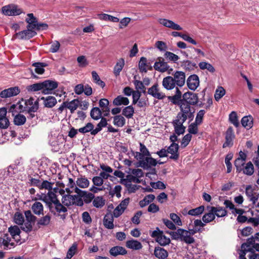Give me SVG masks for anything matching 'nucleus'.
I'll list each match as a JSON object with an SVG mask.
<instances>
[{
	"instance_id": "obj_1",
	"label": "nucleus",
	"mask_w": 259,
	"mask_h": 259,
	"mask_svg": "<svg viewBox=\"0 0 259 259\" xmlns=\"http://www.w3.org/2000/svg\"><path fill=\"white\" fill-rule=\"evenodd\" d=\"M207 212L203 215L202 221L206 224L210 223L214 221L215 216L218 218L223 217L227 215V211L221 206H210L206 207Z\"/></svg>"
},
{
	"instance_id": "obj_2",
	"label": "nucleus",
	"mask_w": 259,
	"mask_h": 259,
	"mask_svg": "<svg viewBox=\"0 0 259 259\" xmlns=\"http://www.w3.org/2000/svg\"><path fill=\"white\" fill-rule=\"evenodd\" d=\"M61 202L63 205L67 207L72 205L82 206L83 205V199L77 194L71 195L67 193L62 197Z\"/></svg>"
},
{
	"instance_id": "obj_3",
	"label": "nucleus",
	"mask_w": 259,
	"mask_h": 259,
	"mask_svg": "<svg viewBox=\"0 0 259 259\" xmlns=\"http://www.w3.org/2000/svg\"><path fill=\"white\" fill-rule=\"evenodd\" d=\"M151 237L155 238L156 241L161 246H166L170 242V239L166 237L158 228L152 232Z\"/></svg>"
},
{
	"instance_id": "obj_4",
	"label": "nucleus",
	"mask_w": 259,
	"mask_h": 259,
	"mask_svg": "<svg viewBox=\"0 0 259 259\" xmlns=\"http://www.w3.org/2000/svg\"><path fill=\"white\" fill-rule=\"evenodd\" d=\"M24 214L27 222L25 223L21 228L22 230L26 232H29L32 229V224L34 223L36 217L34 216L29 210L25 211Z\"/></svg>"
},
{
	"instance_id": "obj_5",
	"label": "nucleus",
	"mask_w": 259,
	"mask_h": 259,
	"mask_svg": "<svg viewBox=\"0 0 259 259\" xmlns=\"http://www.w3.org/2000/svg\"><path fill=\"white\" fill-rule=\"evenodd\" d=\"M24 102L23 105V111L30 112H36L38 108V103L37 100H34L33 98H30L25 100H22Z\"/></svg>"
},
{
	"instance_id": "obj_6",
	"label": "nucleus",
	"mask_w": 259,
	"mask_h": 259,
	"mask_svg": "<svg viewBox=\"0 0 259 259\" xmlns=\"http://www.w3.org/2000/svg\"><path fill=\"white\" fill-rule=\"evenodd\" d=\"M3 13L6 16H17L23 13V10L15 5H9L3 7Z\"/></svg>"
},
{
	"instance_id": "obj_7",
	"label": "nucleus",
	"mask_w": 259,
	"mask_h": 259,
	"mask_svg": "<svg viewBox=\"0 0 259 259\" xmlns=\"http://www.w3.org/2000/svg\"><path fill=\"white\" fill-rule=\"evenodd\" d=\"M147 93L154 98L163 100L166 97L165 94L160 91L158 83L154 84L148 89Z\"/></svg>"
},
{
	"instance_id": "obj_8",
	"label": "nucleus",
	"mask_w": 259,
	"mask_h": 259,
	"mask_svg": "<svg viewBox=\"0 0 259 259\" xmlns=\"http://www.w3.org/2000/svg\"><path fill=\"white\" fill-rule=\"evenodd\" d=\"M180 112L178 114V115L180 116L185 119L187 118L192 119L193 117L194 111H192L191 106L186 102H182L180 105Z\"/></svg>"
},
{
	"instance_id": "obj_9",
	"label": "nucleus",
	"mask_w": 259,
	"mask_h": 259,
	"mask_svg": "<svg viewBox=\"0 0 259 259\" xmlns=\"http://www.w3.org/2000/svg\"><path fill=\"white\" fill-rule=\"evenodd\" d=\"M186 120V119L177 115L176 119L172 122L175 131L177 134L180 135L185 132L186 127L183 125V123Z\"/></svg>"
},
{
	"instance_id": "obj_10",
	"label": "nucleus",
	"mask_w": 259,
	"mask_h": 259,
	"mask_svg": "<svg viewBox=\"0 0 259 259\" xmlns=\"http://www.w3.org/2000/svg\"><path fill=\"white\" fill-rule=\"evenodd\" d=\"M39 199L45 202L49 207L59 200L56 194L52 190L49 191L47 194L41 195Z\"/></svg>"
},
{
	"instance_id": "obj_11",
	"label": "nucleus",
	"mask_w": 259,
	"mask_h": 259,
	"mask_svg": "<svg viewBox=\"0 0 259 259\" xmlns=\"http://www.w3.org/2000/svg\"><path fill=\"white\" fill-rule=\"evenodd\" d=\"M26 30L16 33V37L21 39H29L36 35L35 29L29 28L28 26H26Z\"/></svg>"
},
{
	"instance_id": "obj_12",
	"label": "nucleus",
	"mask_w": 259,
	"mask_h": 259,
	"mask_svg": "<svg viewBox=\"0 0 259 259\" xmlns=\"http://www.w3.org/2000/svg\"><path fill=\"white\" fill-rule=\"evenodd\" d=\"M247 155L242 151L239 153L238 157L235 160L234 162L235 166L237 172H241L243 170V166L245 164Z\"/></svg>"
},
{
	"instance_id": "obj_13",
	"label": "nucleus",
	"mask_w": 259,
	"mask_h": 259,
	"mask_svg": "<svg viewBox=\"0 0 259 259\" xmlns=\"http://www.w3.org/2000/svg\"><path fill=\"white\" fill-rule=\"evenodd\" d=\"M158 22L161 25L175 30H182L183 29L180 25L169 19L159 18Z\"/></svg>"
},
{
	"instance_id": "obj_14",
	"label": "nucleus",
	"mask_w": 259,
	"mask_h": 259,
	"mask_svg": "<svg viewBox=\"0 0 259 259\" xmlns=\"http://www.w3.org/2000/svg\"><path fill=\"white\" fill-rule=\"evenodd\" d=\"M235 136L232 127H230L227 130L225 134V142L223 145L224 148L227 147H231L233 145V140Z\"/></svg>"
},
{
	"instance_id": "obj_15",
	"label": "nucleus",
	"mask_w": 259,
	"mask_h": 259,
	"mask_svg": "<svg viewBox=\"0 0 259 259\" xmlns=\"http://www.w3.org/2000/svg\"><path fill=\"white\" fill-rule=\"evenodd\" d=\"M188 88L192 91H195L199 85V78L197 75H191L186 81Z\"/></svg>"
},
{
	"instance_id": "obj_16",
	"label": "nucleus",
	"mask_w": 259,
	"mask_h": 259,
	"mask_svg": "<svg viewBox=\"0 0 259 259\" xmlns=\"http://www.w3.org/2000/svg\"><path fill=\"white\" fill-rule=\"evenodd\" d=\"M183 97L184 101L182 102H186L189 105H196L198 101L197 94L192 92H188L185 93Z\"/></svg>"
},
{
	"instance_id": "obj_17",
	"label": "nucleus",
	"mask_w": 259,
	"mask_h": 259,
	"mask_svg": "<svg viewBox=\"0 0 259 259\" xmlns=\"http://www.w3.org/2000/svg\"><path fill=\"white\" fill-rule=\"evenodd\" d=\"M44 91L42 93L44 94H51L52 91L58 87V82L52 80H46L42 82Z\"/></svg>"
},
{
	"instance_id": "obj_18",
	"label": "nucleus",
	"mask_w": 259,
	"mask_h": 259,
	"mask_svg": "<svg viewBox=\"0 0 259 259\" xmlns=\"http://www.w3.org/2000/svg\"><path fill=\"white\" fill-rule=\"evenodd\" d=\"M75 193L78 194L82 199L83 198L84 201L86 203H90L95 198V195L93 193L83 191L78 188H75Z\"/></svg>"
},
{
	"instance_id": "obj_19",
	"label": "nucleus",
	"mask_w": 259,
	"mask_h": 259,
	"mask_svg": "<svg viewBox=\"0 0 259 259\" xmlns=\"http://www.w3.org/2000/svg\"><path fill=\"white\" fill-rule=\"evenodd\" d=\"M20 90L17 87H12L3 90L0 93V97L2 98H7L15 96L19 94Z\"/></svg>"
},
{
	"instance_id": "obj_20",
	"label": "nucleus",
	"mask_w": 259,
	"mask_h": 259,
	"mask_svg": "<svg viewBox=\"0 0 259 259\" xmlns=\"http://www.w3.org/2000/svg\"><path fill=\"white\" fill-rule=\"evenodd\" d=\"M174 80L178 87H183L186 81L185 73L181 71H177L174 74Z\"/></svg>"
},
{
	"instance_id": "obj_21",
	"label": "nucleus",
	"mask_w": 259,
	"mask_h": 259,
	"mask_svg": "<svg viewBox=\"0 0 259 259\" xmlns=\"http://www.w3.org/2000/svg\"><path fill=\"white\" fill-rule=\"evenodd\" d=\"M140 165L144 169H148L152 166H155L157 162L156 159L147 157L139 161Z\"/></svg>"
},
{
	"instance_id": "obj_22",
	"label": "nucleus",
	"mask_w": 259,
	"mask_h": 259,
	"mask_svg": "<svg viewBox=\"0 0 259 259\" xmlns=\"http://www.w3.org/2000/svg\"><path fill=\"white\" fill-rule=\"evenodd\" d=\"M179 145L178 144L172 143L167 148V153L171 154L169 157L170 159L174 160H177L179 157V154L178 153Z\"/></svg>"
},
{
	"instance_id": "obj_23",
	"label": "nucleus",
	"mask_w": 259,
	"mask_h": 259,
	"mask_svg": "<svg viewBox=\"0 0 259 259\" xmlns=\"http://www.w3.org/2000/svg\"><path fill=\"white\" fill-rule=\"evenodd\" d=\"M153 67L155 70L160 72H164L168 70L169 68L167 63L161 58L158 59V61L154 63Z\"/></svg>"
},
{
	"instance_id": "obj_24",
	"label": "nucleus",
	"mask_w": 259,
	"mask_h": 259,
	"mask_svg": "<svg viewBox=\"0 0 259 259\" xmlns=\"http://www.w3.org/2000/svg\"><path fill=\"white\" fill-rule=\"evenodd\" d=\"M162 84L163 87L167 90H171L177 85L173 77L170 76L163 78Z\"/></svg>"
},
{
	"instance_id": "obj_25",
	"label": "nucleus",
	"mask_w": 259,
	"mask_h": 259,
	"mask_svg": "<svg viewBox=\"0 0 259 259\" xmlns=\"http://www.w3.org/2000/svg\"><path fill=\"white\" fill-rule=\"evenodd\" d=\"M140 183L141 181L138 179L136 176H134L132 174L126 176L125 179H121V183L125 185L127 187L131 186V183Z\"/></svg>"
},
{
	"instance_id": "obj_26",
	"label": "nucleus",
	"mask_w": 259,
	"mask_h": 259,
	"mask_svg": "<svg viewBox=\"0 0 259 259\" xmlns=\"http://www.w3.org/2000/svg\"><path fill=\"white\" fill-rule=\"evenodd\" d=\"M181 240L183 241L187 244L193 243L195 239L193 237L190 236V233L187 230L181 229Z\"/></svg>"
},
{
	"instance_id": "obj_27",
	"label": "nucleus",
	"mask_w": 259,
	"mask_h": 259,
	"mask_svg": "<svg viewBox=\"0 0 259 259\" xmlns=\"http://www.w3.org/2000/svg\"><path fill=\"white\" fill-rule=\"evenodd\" d=\"M253 251V248L247 242L243 243L241 245V250H240L239 259H246L245 255L247 252L251 253Z\"/></svg>"
},
{
	"instance_id": "obj_28",
	"label": "nucleus",
	"mask_w": 259,
	"mask_h": 259,
	"mask_svg": "<svg viewBox=\"0 0 259 259\" xmlns=\"http://www.w3.org/2000/svg\"><path fill=\"white\" fill-rule=\"evenodd\" d=\"M27 17L25 19V21L27 23V26H28L29 28H32L35 29L38 22L37 18L32 13L27 14Z\"/></svg>"
},
{
	"instance_id": "obj_29",
	"label": "nucleus",
	"mask_w": 259,
	"mask_h": 259,
	"mask_svg": "<svg viewBox=\"0 0 259 259\" xmlns=\"http://www.w3.org/2000/svg\"><path fill=\"white\" fill-rule=\"evenodd\" d=\"M171 35L174 37L180 36L184 40L193 45H196L197 44V42L194 39L186 34H182L178 31H172L171 32Z\"/></svg>"
},
{
	"instance_id": "obj_30",
	"label": "nucleus",
	"mask_w": 259,
	"mask_h": 259,
	"mask_svg": "<svg viewBox=\"0 0 259 259\" xmlns=\"http://www.w3.org/2000/svg\"><path fill=\"white\" fill-rule=\"evenodd\" d=\"M154 254L157 258L165 259L168 256V252L163 248L155 247Z\"/></svg>"
},
{
	"instance_id": "obj_31",
	"label": "nucleus",
	"mask_w": 259,
	"mask_h": 259,
	"mask_svg": "<svg viewBox=\"0 0 259 259\" xmlns=\"http://www.w3.org/2000/svg\"><path fill=\"white\" fill-rule=\"evenodd\" d=\"M109 252L111 255L114 256H116L118 255H124L127 253V251L124 248L119 246L112 247L110 249Z\"/></svg>"
},
{
	"instance_id": "obj_32",
	"label": "nucleus",
	"mask_w": 259,
	"mask_h": 259,
	"mask_svg": "<svg viewBox=\"0 0 259 259\" xmlns=\"http://www.w3.org/2000/svg\"><path fill=\"white\" fill-rule=\"evenodd\" d=\"M41 100H44L45 106L48 108L54 107L57 103L55 97L53 96H48L46 98L41 97Z\"/></svg>"
},
{
	"instance_id": "obj_33",
	"label": "nucleus",
	"mask_w": 259,
	"mask_h": 259,
	"mask_svg": "<svg viewBox=\"0 0 259 259\" xmlns=\"http://www.w3.org/2000/svg\"><path fill=\"white\" fill-rule=\"evenodd\" d=\"M76 184L78 188L85 189L90 185L89 180L85 177H80L77 179Z\"/></svg>"
},
{
	"instance_id": "obj_34",
	"label": "nucleus",
	"mask_w": 259,
	"mask_h": 259,
	"mask_svg": "<svg viewBox=\"0 0 259 259\" xmlns=\"http://www.w3.org/2000/svg\"><path fill=\"white\" fill-rule=\"evenodd\" d=\"M103 224L105 228L112 229L114 228L113 217L111 214H107L103 220Z\"/></svg>"
},
{
	"instance_id": "obj_35",
	"label": "nucleus",
	"mask_w": 259,
	"mask_h": 259,
	"mask_svg": "<svg viewBox=\"0 0 259 259\" xmlns=\"http://www.w3.org/2000/svg\"><path fill=\"white\" fill-rule=\"evenodd\" d=\"M31 209L34 214L39 215L43 214L44 206L41 202L35 201L32 205Z\"/></svg>"
},
{
	"instance_id": "obj_36",
	"label": "nucleus",
	"mask_w": 259,
	"mask_h": 259,
	"mask_svg": "<svg viewBox=\"0 0 259 259\" xmlns=\"http://www.w3.org/2000/svg\"><path fill=\"white\" fill-rule=\"evenodd\" d=\"M109 101L106 99H102L99 101V106L104 113V116H107L109 113Z\"/></svg>"
},
{
	"instance_id": "obj_37",
	"label": "nucleus",
	"mask_w": 259,
	"mask_h": 259,
	"mask_svg": "<svg viewBox=\"0 0 259 259\" xmlns=\"http://www.w3.org/2000/svg\"><path fill=\"white\" fill-rule=\"evenodd\" d=\"M126 246L133 250H139L142 248V245L141 242L134 239L127 241Z\"/></svg>"
},
{
	"instance_id": "obj_38",
	"label": "nucleus",
	"mask_w": 259,
	"mask_h": 259,
	"mask_svg": "<svg viewBox=\"0 0 259 259\" xmlns=\"http://www.w3.org/2000/svg\"><path fill=\"white\" fill-rule=\"evenodd\" d=\"M129 103L130 101L128 99L121 96H117L113 101V104L116 106H120L122 105H127Z\"/></svg>"
},
{
	"instance_id": "obj_39",
	"label": "nucleus",
	"mask_w": 259,
	"mask_h": 259,
	"mask_svg": "<svg viewBox=\"0 0 259 259\" xmlns=\"http://www.w3.org/2000/svg\"><path fill=\"white\" fill-rule=\"evenodd\" d=\"M9 112H11L12 115L15 116L17 114H19V112H23V105L21 104V103H17L16 104H13L10 106Z\"/></svg>"
},
{
	"instance_id": "obj_40",
	"label": "nucleus",
	"mask_w": 259,
	"mask_h": 259,
	"mask_svg": "<svg viewBox=\"0 0 259 259\" xmlns=\"http://www.w3.org/2000/svg\"><path fill=\"white\" fill-rule=\"evenodd\" d=\"M2 244L4 246L5 249L11 248L15 245L14 242L12 241L11 238L8 234L4 235L2 238Z\"/></svg>"
},
{
	"instance_id": "obj_41",
	"label": "nucleus",
	"mask_w": 259,
	"mask_h": 259,
	"mask_svg": "<svg viewBox=\"0 0 259 259\" xmlns=\"http://www.w3.org/2000/svg\"><path fill=\"white\" fill-rule=\"evenodd\" d=\"M125 64L124 59H119L114 67V73L116 76L119 75L120 72L123 69Z\"/></svg>"
},
{
	"instance_id": "obj_42",
	"label": "nucleus",
	"mask_w": 259,
	"mask_h": 259,
	"mask_svg": "<svg viewBox=\"0 0 259 259\" xmlns=\"http://www.w3.org/2000/svg\"><path fill=\"white\" fill-rule=\"evenodd\" d=\"M108 124L107 119L105 118L102 117L100 121L98 123L97 127L92 132V136L96 135L99 132H100L103 127H106Z\"/></svg>"
},
{
	"instance_id": "obj_43",
	"label": "nucleus",
	"mask_w": 259,
	"mask_h": 259,
	"mask_svg": "<svg viewBox=\"0 0 259 259\" xmlns=\"http://www.w3.org/2000/svg\"><path fill=\"white\" fill-rule=\"evenodd\" d=\"M241 124L243 127L250 129L253 125V118L251 116H244L241 119Z\"/></svg>"
},
{
	"instance_id": "obj_44",
	"label": "nucleus",
	"mask_w": 259,
	"mask_h": 259,
	"mask_svg": "<svg viewBox=\"0 0 259 259\" xmlns=\"http://www.w3.org/2000/svg\"><path fill=\"white\" fill-rule=\"evenodd\" d=\"M155 197L153 194H149L146 195L143 200L139 202L140 207H144L152 202L155 199Z\"/></svg>"
},
{
	"instance_id": "obj_45",
	"label": "nucleus",
	"mask_w": 259,
	"mask_h": 259,
	"mask_svg": "<svg viewBox=\"0 0 259 259\" xmlns=\"http://www.w3.org/2000/svg\"><path fill=\"white\" fill-rule=\"evenodd\" d=\"M98 18L99 19L104 21H110L113 22H118L119 21V19L118 18L104 13L99 14Z\"/></svg>"
},
{
	"instance_id": "obj_46",
	"label": "nucleus",
	"mask_w": 259,
	"mask_h": 259,
	"mask_svg": "<svg viewBox=\"0 0 259 259\" xmlns=\"http://www.w3.org/2000/svg\"><path fill=\"white\" fill-rule=\"evenodd\" d=\"M247 176H251L254 172V167L251 162H248L243 166L242 171Z\"/></svg>"
},
{
	"instance_id": "obj_47",
	"label": "nucleus",
	"mask_w": 259,
	"mask_h": 259,
	"mask_svg": "<svg viewBox=\"0 0 259 259\" xmlns=\"http://www.w3.org/2000/svg\"><path fill=\"white\" fill-rule=\"evenodd\" d=\"M9 232L14 239H18L21 231L17 226H11L9 228Z\"/></svg>"
},
{
	"instance_id": "obj_48",
	"label": "nucleus",
	"mask_w": 259,
	"mask_h": 259,
	"mask_svg": "<svg viewBox=\"0 0 259 259\" xmlns=\"http://www.w3.org/2000/svg\"><path fill=\"white\" fill-rule=\"evenodd\" d=\"M198 66H199L200 69L201 70L206 69L208 71H209L211 73H213L215 71V69L213 67V66L207 62H205V61L200 62L198 64Z\"/></svg>"
},
{
	"instance_id": "obj_49",
	"label": "nucleus",
	"mask_w": 259,
	"mask_h": 259,
	"mask_svg": "<svg viewBox=\"0 0 259 259\" xmlns=\"http://www.w3.org/2000/svg\"><path fill=\"white\" fill-rule=\"evenodd\" d=\"M113 123L116 126L122 127L125 124V119L120 115H116L113 117Z\"/></svg>"
},
{
	"instance_id": "obj_50",
	"label": "nucleus",
	"mask_w": 259,
	"mask_h": 259,
	"mask_svg": "<svg viewBox=\"0 0 259 259\" xmlns=\"http://www.w3.org/2000/svg\"><path fill=\"white\" fill-rule=\"evenodd\" d=\"M94 126L92 123L88 122L83 127L79 128L78 131L79 133L83 134L90 132L91 135L92 136V132L94 130Z\"/></svg>"
},
{
	"instance_id": "obj_51",
	"label": "nucleus",
	"mask_w": 259,
	"mask_h": 259,
	"mask_svg": "<svg viewBox=\"0 0 259 259\" xmlns=\"http://www.w3.org/2000/svg\"><path fill=\"white\" fill-rule=\"evenodd\" d=\"M134 113V108L131 105L125 107L122 111V114L127 118H132Z\"/></svg>"
},
{
	"instance_id": "obj_52",
	"label": "nucleus",
	"mask_w": 259,
	"mask_h": 259,
	"mask_svg": "<svg viewBox=\"0 0 259 259\" xmlns=\"http://www.w3.org/2000/svg\"><path fill=\"white\" fill-rule=\"evenodd\" d=\"M105 203V200L102 196H97L95 197L93 200V205L96 208L102 207Z\"/></svg>"
},
{
	"instance_id": "obj_53",
	"label": "nucleus",
	"mask_w": 259,
	"mask_h": 259,
	"mask_svg": "<svg viewBox=\"0 0 259 259\" xmlns=\"http://www.w3.org/2000/svg\"><path fill=\"white\" fill-rule=\"evenodd\" d=\"M149 65L147 64V59L145 57H141L139 63V68L141 72H146Z\"/></svg>"
},
{
	"instance_id": "obj_54",
	"label": "nucleus",
	"mask_w": 259,
	"mask_h": 259,
	"mask_svg": "<svg viewBox=\"0 0 259 259\" xmlns=\"http://www.w3.org/2000/svg\"><path fill=\"white\" fill-rule=\"evenodd\" d=\"M204 206L203 205H201L195 208L189 210L188 214L193 216H198L204 212Z\"/></svg>"
},
{
	"instance_id": "obj_55",
	"label": "nucleus",
	"mask_w": 259,
	"mask_h": 259,
	"mask_svg": "<svg viewBox=\"0 0 259 259\" xmlns=\"http://www.w3.org/2000/svg\"><path fill=\"white\" fill-rule=\"evenodd\" d=\"M26 120L25 116L21 114H16L14 118V123L17 125H21L24 124Z\"/></svg>"
},
{
	"instance_id": "obj_56",
	"label": "nucleus",
	"mask_w": 259,
	"mask_h": 259,
	"mask_svg": "<svg viewBox=\"0 0 259 259\" xmlns=\"http://www.w3.org/2000/svg\"><path fill=\"white\" fill-rule=\"evenodd\" d=\"M78 100H73L70 102H66L67 108L69 109L71 113H73L78 107Z\"/></svg>"
},
{
	"instance_id": "obj_57",
	"label": "nucleus",
	"mask_w": 259,
	"mask_h": 259,
	"mask_svg": "<svg viewBox=\"0 0 259 259\" xmlns=\"http://www.w3.org/2000/svg\"><path fill=\"white\" fill-rule=\"evenodd\" d=\"M27 89L29 92H36L40 90L42 91H44L42 82L30 85L27 87Z\"/></svg>"
},
{
	"instance_id": "obj_58",
	"label": "nucleus",
	"mask_w": 259,
	"mask_h": 259,
	"mask_svg": "<svg viewBox=\"0 0 259 259\" xmlns=\"http://www.w3.org/2000/svg\"><path fill=\"white\" fill-rule=\"evenodd\" d=\"M102 112L98 107H94L91 111V116L95 120H98L101 117Z\"/></svg>"
},
{
	"instance_id": "obj_59",
	"label": "nucleus",
	"mask_w": 259,
	"mask_h": 259,
	"mask_svg": "<svg viewBox=\"0 0 259 259\" xmlns=\"http://www.w3.org/2000/svg\"><path fill=\"white\" fill-rule=\"evenodd\" d=\"M14 221L17 225H24V218L23 215L19 212H16L14 216Z\"/></svg>"
},
{
	"instance_id": "obj_60",
	"label": "nucleus",
	"mask_w": 259,
	"mask_h": 259,
	"mask_svg": "<svg viewBox=\"0 0 259 259\" xmlns=\"http://www.w3.org/2000/svg\"><path fill=\"white\" fill-rule=\"evenodd\" d=\"M33 66L35 67V72L39 74H41L44 72V67L47 66V64L42 63H35L33 64Z\"/></svg>"
},
{
	"instance_id": "obj_61",
	"label": "nucleus",
	"mask_w": 259,
	"mask_h": 259,
	"mask_svg": "<svg viewBox=\"0 0 259 259\" xmlns=\"http://www.w3.org/2000/svg\"><path fill=\"white\" fill-rule=\"evenodd\" d=\"M225 94V89L222 87H219L215 91L214 94V98L216 101H219L221 98H222Z\"/></svg>"
},
{
	"instance_id": "obj_62",
	"label": "nucleus",
	"mask_w": 259,
	"mask_h": 259,
	"mask_svg": "<svg viewBox=\"0 0 259 259\" xmlns=\"http://www.w3.org/2000/svg\"><path fill=\"white\" fill-rule=\"evenodd\" d=\"M54 204L55 205L56 210L59 213L65 212L67 211V208L65 207L66 206L63 205L62 202L61 203L59 200Z\"/></svg>"
},
{
	"instance_id": "obj_63",
	"label": "nucleus",
	"mask_w": 259,
	"mask_h": 259,
	"mask_svg": "<svg viewBox=\"0 0 259 259\" xmlns=\"http://www.w3.org/2000/svg\"><path fill=\"white\" fill-rule=\"evenodd\" d=\"M245 193L250 201H252L253 198L256 197L257 194L253 193V189L250 185L247 186L245 189Z\"/></svg>"
},
{
	"instance_id": "obj_64",
	"label": "nucleus",
	"mask_w": 259,
	"mask_h": 259,
	"mask_svg": "<svg viewBox=\"0 0 259 259\" xmlns=\"http://www.w3.org/2000/svg\"><path fill=\"white\" fill-rule=\"evenodd\" d=\"M164 56L168 60L174 62H177L179 59V57L178 55L170 52H166Z\"/></svg>"
}]
</instances>
